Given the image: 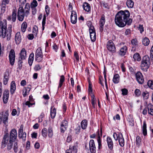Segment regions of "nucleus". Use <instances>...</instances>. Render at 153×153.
Returning <instances> with one entry per match:
<instances>
[{"instance_id": "obj_57", "label": "nucleus", "mask_w": 153, "mask_h": 153, "mask_svg": "<svg viewBox=\"0 0 153 153\" xmlns=\"http://www.w3.org/2000/svg\"><path fill=\"white\" fill-rule=\"evenodd\" d=\"M74 56L75 57L76 60L77 61H79V55L77 53V52L76 51H75L74 52Z\"/></svg>"}, {"instance_id": "obj_30", "label": "nucleus", "mask_w": 153, "mask_h": 153, "mask_svg": "<svg viewBox=\"0 0 153 153\" xmlns=\"http://www.w3.org/2000/svg\"><path fill=\"white\" fill-rule=\"evenodd\" d=\"M87 120H84L82 121L81 125L82 129H85L86 128L87 126Z\"/></svg>"}, {"instance_id": "obj_47", "label": "nucleus", "mask_w": 153, "mask_h": 153, "mask_svg": "<svg viewBox=\"0 0 153 153\" xmlns=\"http://www.w3.org/2000/svg\"><path fill=\"white\" fill-rule=\"evenodd\" d=\"M13 142V141L10 142V140H9V143H8L7 145V149L8 150H10L12 148Z\"/></svg>"}, {"instance_id": "obj_24", "label": "nucleus", "mask_w": 153, "mask_h": 153, "mask_svg": "<svg viewBox=\"0 0 153 153\" xmlns=\"http://www.w3.org/2000/svg\"><path fill=\"white\" fill-rule=\"evenodd\" d=\"M12 27V26L11 25L8 28L7 31V40H9L11 38Z\"/></svg>"}, {"instance_id": "obj_6", "label": "nucleus", "mask_w": 153, "mask_h": 153, "mask_svg": "<svg viewBox=\"0 0 153 153\" xmlns=\"http://www.w3.org/2000/svg\"><path fill=\"white\" fill-rule=\"evenodd\" d=\"M43 59V54L41 48H39L36 50L35 53V60L38 62L42 61Z\"/></svg>"}, {"instance_id": "obj_48", "label": "nucleus", "mask_w": 153, "mask_h": 153, "mask_svg": "<svg viewBox=\"0 0 153 153\" xmlns=\"http://www.w3.org/2000/svg\"><path fill=\"white\" fill-rule=\"evenodd\" d=\"M37 3L36 0H33V2L31 4V7H34L37 6Z\"/></svg>"}, {"instance_id": "obj_46", "label": "nucleus", "mask_w": 153, "mask_h": 153, "mask_svg": "<svg viewBox=\"0 0 153 153\" xmlns=\"http://www.w3.org/2000/svg\"><path fill=\"white\" fill-rule=\"evenodd\" d=\"M48 136L50 137H51L53 135V132L52 128L51 127L49 128L48 129Z\"/></svg>"}, {"instance_id": "obj_61", "label": "nucleus", "mask_w": 153, "mask_h": 153, "mask_svg": "<svg viewBox=\"0 0 153 153\" xmlns=\"http://www.w3.org/2000/svg\"><path fill=\"white\" fill-rule=\"evenodd\" d=\"M138 29L139 30L140 33H142L143 32V25H140L138 27Z\"/></svg>"}, {"instance_id": "obj_53", "label": "nucleus", "mask_w": 153, "mask_h": 153, "mask_svg": "<svg viewBox=\"0 0 153 153\" xmlns=\"http://www.w3.org/2000/svg\"><path fill=\"white\" fill-rule=\"evenodd\" d=\"M41 69V67L39 64H37L35 65L34 69L36 71H39Z\"/></svg>"}, {"instance_id": "obj_4", "label": "nucleus", "mask_w": 153, "mask_h": 153, "mask_svg": "<svg viewBox=\"0 0 153 153\" xmlns=\"http://www.w3.org/2000/svg\"><path fill=\"white\" fill-rule=\"evenodd\" d=\"M7 23L5 22H3L0 20V36L3 38L6 37L7 33Z\"/></svg>"}, {"instance_id": "obj_18", "label": "nucleus", "mask_w": 153, "mask_h": 153, "mask_svg": "<svg viewBox=\"0 0 153 153\" xmlns=\"http://www.w3.org/2000/svg\"><path fill=\"white\" fill-rule=\"evenodd\" d=\"M15 40L16 44H19L21 42L22 40V36L20 32H18L16 33Z\"/></svg>"}, {"instance_id": "obj_64", "label": "nucleus", "mask_w": 153, "mask_h": 153, "mask_svg": "<svg viewBox=\"0 0 153 153\" xmlns=\"http://www.w3.org/2000/svg\"><path fill=\"white\" fill-rule=\"evenodd\" d=\"M71 149L72 150V151H73L74 152L76 153L77 152L76 148L75 146H73L72 147H71Z\"/></svg>"}, {"instance_id": "obj_27", "label": "nucleus", "mask_w": 153, "mask_h": 153, "mask_svg": "<svg viewBox=\"0 0 153 153\" xmlns=\"http://www.w3.org/2000/svg\"><path fill=\"white\" fill-rule=\"evenodd\" d=\"M107 142L108 147L111 150L113 148V143L111 139L109 137L107 138Z\"/></svg>"}, {"instance_id": "obj_39", "label": "nucleus", "mask_w": 153, "mask_h": 153, "mask_svg": "<svg viewBox=\"0 0 153 153\" xmlns=\"http://www.w3.org/2000/svg\"><path fill=\"white\" fill-rule=\"evenodd\" d=\"M149 40L146 37L143 39L142 41L143 44L145 46L148 45L149 43Z\"/></svg>"}, {"instance_id": "obj_19", "label": "nucleus", "mask_w": 153, "mask_h": 153, "mask_svg": "<svg viewBox=\"0 0 153 153\" xmlns=\"http://www.w3.org/2000/svg\"><path fill=\"white\" fill-rule=\"evenodd\" d=\"M71 22L73 24H75L77 21L76 14L75 11H72L71 15Z\"/></svg>"}, {"instance_id": "obj_52", "label": "nucleus", "mask_w": 153, "mask_h": 153, "mask_svg": "<svg viewBox=\"0 0 153 153\" xmlns=\"http://www.w3.org/2000/svg\"><path fill=\"white\" fill-rule=\"evenodd\" d=\"M50 9L48 5H46L45 7V11L46 13L47 16L49 13Z\"/></svg>"}, {"instance_id": "obj_32", "label": "nucleus", "mask_w": 153, "mask_h": 153, "mask_svg": "<svg viewBox=\"0 0 153 153\" xmlns=\"http://www.w3.org/2000/svg\"><path fill=\"white\" fill-rule=\"evenodd\" d=\"M83 7L84 10L86 11H90L91 7L90 4L87 3L85 2L83 4Z\"/></svg>"}, {"instance_id": "obj_40", "label": "nucleus", "mask_w": 153, "mask_h": 153, "mask_svg": "<svg viewBox=\"0 0 153 153\" xmlns=\"http://www.w3.org/2000/svg\"><path fill=\"white\" fill-rule=\"evenodd\" d=\"M133 58L135 60L140 61L141 60V57L140 56V55L138 53H136L134 54Z\"/></svg>"}, {"instance_id": "obj_22", "label": "nucleus", "mask_w": 153, "mask_h": 153, "mask_svg": "<svg viewBox=\"0 0 153 153\" xmlns=\"http://www.w3.org/2000/svg\"><path fill=\"white\" fill-rule=\"evenodd\" d=\"M16 18V12L13 11V12L12 16H9L7 18L8 21H10L12 19V21L13 22H15Z\"/></svg>"}, {"instance_id": "obj_34", "label": "nucleus", "mask_w": 153, "mask_h": 153, "mask_svg": "<svg viewBox=\"0 0 153 153\" xmlns=\"http://www.w3.org/2000/svg\"><path fill=\"white\" fill-rule=\"evenodd\" d=\"M56 110L55 108L52 107L51 108V115L52 118H54L56 115Z\"/></svg>"}, {"instance_id": "obj_1", "label": "nucleus", "mask_w": 153, "mask_h": 153, "mask_svg": "<svg viewBox=\"0 0 153 153\" xmlns=\"http://www.w3.org/2000/svg\"><path fill=\"white\" fill-rule=\"evenodd\" d=\"M130 13L128 10H120L115 16V22L116 25L123 27L126 25H129L132 22V19L129 18Z\"/></svg>"}, {"instance_id": "obj_20", "label": "nucleus", "mask_w": 153, "mask_h": 153, "mask_svg": "<svg viewBox=\"0 0 153 153\" xmlns=\"http://www.w3.org/2000/svg\"><path fill=\"white\" fill-rule=\"evenodd\" d=\"M20 56L19 59L20 60H23L26 59L27 56L26 51L25 49L23 48L20 53Z\"/></svg>"}, {"instance_id": "obj_13", "label": "nucleus", "mask_w": 153, "mask_h": 153, "mask_svg": "<svg viewBox=\"0 0 153 153\" xmlns=\"http://www.w3.org/2000/svg\"><path fill=\"white\" fill-rule=\"evenodd\" d=\"M89 146L91 152L92 153H95L96 152V149L94 140H90Z\"/></svg>"}, {"instance_id": "obj_15", "label": "nucleus", "mask_w": 153, "mask_h": 153, "mask_svg": "<svg viewBox=\"0 0 153 153\" xmlns=\"http://www.w3.org/2000/svg\"><path fill=\"white\" fill-rule=\"evenodd\" d=\"M9 97V91L7 90H5L3 94V101L4 103H6L8 101Z\"/></svg>"}, {"instance_id": "obj_63", "label": "nucleus", "mask_w": 153, "mask_h": 153, "mask_svg": "<svg viewBox=\"0 0 153 153\" xmlns=\"http://www.w3.org/2000/svg\"><path fill=\"white\" fill-rule=\"evenodd\" d=\"M27 37L29 39L32 40L33 38V35L32 34H29L28 35Z\"/></svg>"}, {"instance_id": "obj_14", "label": "nucleus", "mask_w": 153, "mask_h": 153, "mask_svg": "<svg viewBox=\"0 0 153 153\" xmlns=\"http://www.w3.org/2000/svg\"><path fill=\"white\" fill-rule=\"evenodd\" d=\"M26 136V134L25 132H23V128L22 127L21 125L19 131V137L23 140H25Z\"/></svg>"}, {"instance_id": "obj_26", "label": "nucleus", "mask_w": 153, "mask_h": 153, "mask_svg": "<svg viewBox=\"0 0 153 153\" xmlns=\"http://www.w3.org/2000/svg\"><path fill=\"white\" fill-rule=\"evenodd\" d=\"M119 142L120 145L123 146L124 145V140L122 134H118Z\"/></svg>"}, {"instance_id": "obj_59", "label": "nucleus", "mask_w": 153, "mask_h": 153, "mask_svg": "<svg viewBox=\"0 0 153 153\" xmlns=\"http://www.w3.org/2000/svg\"><path fill=\"white\" fill-rule=\"evenodd\" d=\"M30 102H30V101H27L26 102L25 104L27 105H28V107H29L30 106H32V105H33L34 104V103H31Z\"/></svg>"}, {"instance_id": "obj_42", "label": "nucleus", "mask_w": 153, "mask_h": 153, "mask_svg": "<svg viewBox=\"0 0 153 153\" xmlns=\"http://www.w3.org/2000/svg\"><path fill=\"white\" fill-rule=\"evenodd\" d=\"M27 27V23L26 22H24L22 25L21 30L23 32H24Z\"/></svg>"}, {"instance_id": "obj_33", "label": "nucleus", "mask_w": 153, "mask_h": 153, "mask_svg": "<svg viewBox=\"0 0 153 153\" xmlns=\"http://www.w3.org/2000/svg\"><path fill=\"white\" fill-rule=\"evenodd\" d=\"M147 109L148 113L152 115H153V106L149 104L148 105Z\"/></svg>"}, {"instance_id": "obj_5", "label": "nucleus", "mask_w": 153, "mask_h": 153, "mask_svg": "<svg viewBox=\"0 0 153 153\" xmlns=\"http://www.w3.org/2000/svg\"><path fill=\"white\" fill-rule=\"evenodd\" d=\"M88 91L90 95H91V103L92 106L94 108H95V105H96V100L95 98V97L92 93V85L91 82L89 81V86H88Z\"/></svg>"}, {"instance_id": "obj_36", "label": "nucleus", "mask_w": 153, "mask_h": 153, "mask_svg": "<svg viewBox=\"0 0 153 153\" xmlns=\"http://www.w3.org/2000/svg\"><path fill=\"white\" fill-rule=\"evenodd\" d=\"M119 76L118 74L115 75L114 76L113 81L114 83H117L119 82Z\"/></svg>"}, {"instance_id": "obj_49", "label": "nucleus", "mask_w": 153, "mask_h": 153, "mask_svg": "<svg viewBox=\"0 0 153 153\" xmlns=\"http://www.w3.org/2000/svg\"><path fill=\"white\" fill-rule=\"evenodd\" d=\"M131 43L134 46L137 45L138 44L137 40L135 39H132L131 41Z\"/></svg>"}, {"instance_id": "obj_7", "label": "nucleus", "mask_w": 153, "mask_h": 153, "mask_svg": "<svg viewBox=\"0 0 153 153\" xmlns=\"http://www.w3.org/2000/svg\"><path fill=\"white\" fill-rule=\"evenodd\" d=\"M9 115V111L7 110L4 114L0 116V121H2L3 123L7 126L8 123V116Z\"/></svg>"}, {"instance_id": "obj_10", "label": "nucleus", "mask_w": 153, "mask_h": 153, "mask_svg": "<svg viewBox=\"0 0 153 153\" xmlns=\"http://www.w3.org/2000/svg\"><path fill=\"white\" fill-rule=\"evenodd\" d=\"M107 48L110 51L114 53L115 52V46L113 42L111 40H110L107 43Z\"/></svg>"}, {"instance_id": "obj_11", "label": "nucleus", "mask_w": 153, "mask_h": 153, "mask_svg": "<svg viewBox=\"0 0 153 153\" xmlns=\"http://www.w3.org/2000/svg\"><path fill=\"white\" fill-rule=\"evenodd\" d=\"M17 137V132L15 129H12L10 133V142L14 141Z\"/></svg>"}, {"instance_id": "obj_38", "label": "nucleus", "mask_w": 153, "mask_h": 153, "mask_svg": "<svg viewBox=\"0 0 153 153\" xmlns=\"http://www.w3.org/2000/svg\"><path fill=\"white\" fill-rule=\"evenodd\" d=\"M141 138L139 136H137L136 138V146L139 147V146L141 143Z\"/></svg>"}, {"instance_id": "obj_16", "label": "nucleus", "mask_w": 153, "mask_h": 153, "mask_svg": "<svg viewBox=\"0 0 153 153\" xmlns=\"http://www.w3.org/2000/svg\"><path fill=\"white\" fill-rule=\"evenodd\" d=\"M8 139L9 137L8 134H5L2 141L1 148H4L6 146L7 143L8 142Z\"/></svg>"}, {"instance_id": "obj_54", "label": "nucleus", "mask_w": 153, "mask_h": 153, "mask_svg": "<svg viewBox=\"0 0 153 153\" xmlns=\"http://www.w3.org/2000/svg\"><path fill=\"white\" fill-rule=\"evenodd\" d=\"M4 48L3 47L2 48L1 47V44L0 43V56H3L4 53Z\"/></svg>"}, {"instance_id": "obj_3", "label": "nucleus", "mask_w": 153, "mask_h": 153, "mask_svg": "<svg viewBox=\"0 0 153 153\" xmlns=\"http://www.w3.org/2000/svg\"><path fill=\"white\" fill-rule=\"evenodd\" d=\"M149 58L148 56H145L143 57L140 67L142 70L144 71H147L149 67Z\"/></svg>"}, {"instance_id": "obj_41", "label": "nucleus", "mask_w": 153, "mask_h": 153, "mask_svg": "<svg viewBox=\"0 0 153 153\" xmlns=\"http://www.w3.org/2000/svg\"><path fill=\"white\" fill-rule=\"evenodd\" d=\"M65 81V77L63 75L60 76V78L59 80V85L58 88H60L62 85L63 83Z\"/></svg>"}, {"instance_id": "obj_45", "label": "nucleus", "mask_w": 153, "mask_h": 153, "mask_svg": "<svg viewBox=\"0 0 153 153\" xmlns=\"http://www.w3.org/2000/svg\"><path fill=\"white\" fill-rule=\"evenodd\" d=\"M147 85L149 88L153 90V81H148L147 82Z\"/></svg>"}, {"instance_id": "obj_55", "label": "nucleus", "mask_w": 153, "mask_h": 153, "mask_svg": "<svg viewBox=\"0 0 153 153\" xmlns=\"http://www.w3.org/2000/svg\"><path fill=\"white\" fill-rule=\"evenodd\" d=\"M18 146L17 142H15L14 145V151L16 152L17 151Z\"/></svg>"}, {"instance_id": "obj_29", "label": "nucleus", "mask_w": 153, "mask_h": 153, "mask_svg": "<svg viewBox=\"0 0 153 153\" xmlns=\"http://www.w3.org/2000/svg\"><path fill=\"white\" fill-rule=\"evenodd\" d=\"M34 54L33 53H31L29 56L28 59V62L30 65L31 66L32 65L33 63L34 59Z\"/></svg>"}, {"instance_id": "obj_2", "label": "nucleus", "mask_w": 153, "mask_h": 153, "mask_svg": "<svg viewBox=\"0 0 153 153\" xmlns=\"http://www.w3.org/2000/svg\"><path fill=\"white\" fill-rule=\"evenodd\" d=\"M30 6L29 3H27L24 9L22 7H20L18 11V19L20 21H22L25 16L27 17L29 14Z\"/></svg>"}, {"instance_id": "obj_60", "label": "nucleus", "mask_w": 153, "mask_h": 153, "mask_svg": "<svg viewBox=\"0 0 153 153\" xmlns=\"http://www.w3.org/2000/svg\"><path fill=\"white\" fill-rule=\"evenodd\" d=\"M113 137L115 140H117L119 139L118 135L116 133H114L113 134Z\"/></svg>"}, {"instance_id": "obj_58", "label": "nucleus", "mask_w": 153, "mask_h": 153, "mask_svg": "<svg viewBox=\"0 0 153 153\" xmlns=\"http://www.w3.org/2000/svg\"><path fill=\"white\" fill-rule=\"evenodd\" d=\"M150 58L153 60V45L152 46L150 50Z\"/></svg>"}, {"instance_id": "obj_25", "label": "nucleus", "mask_w": 153, "mask_h": 153, "mask_svg": "<svg viewBox=\"0 0 153 153\" xmlns=\"http://www.w3.org/2000/svg\"><path fill=\"white\" fill-rule=\"evenodd\" d=\"M9 76L8 72H6L5 73L3 81V84L4 85H6L9 79Z\"/></svg>"}, {"instance_id": "obj_31", "label": "nucleus", "mask_w": 153, "mask_h": 153, "mask_svg": "<svg viewBox=\"0 0 153 153\" xmlns=\"http://www.w3.org/2000/svg\"><path fill=\"white\" fill-rule=\"evenodd\" d=\"M127 48L126 46H124L121 48L120 50L119 53L120 55L123 56L125 55L126 52Z\"/></svg>"}, {"instance_id": "obj_44", "label": "nucleus", "mask_w": 153, "mask_h": 153, "mask_svg": "<svg viewBox=\"0 0 153 153\" xmlns=\"http://www.w3.org/2000/svg\"><path fill=\"white\" fill-rule=\"evenodd\" d=\"M142 95L143 98L145 100H146L148 98L149 93L147 91L143 92L142 93Z\"/></svg>"}, {"instance_id": "obj_12", "label": "nucleus", "mask_w": 153, "mask_h": 153, "mask_svg": "<svg viewBox=\"0 0 153 153\" xmlns=\"http://www.w3.org/2000/svg\"><path fill=\"white\" fill-rule=\"evenodd\" d=\"M136 77L137 81L139 84H142L143 83L144 80L143 76L140 72H138L136 74Z\"/></svg>"}, {"instance_id": "obj_28", "label": "nucleus", "mask_w": 153, "mask_h": 153, "mask_svg": "<svg viewBox=\"0 0 153 153\" xmlns=\"http://www.w3.org/2000/svg\"><path fill=\"white\" fill-rule=\"evenodd\" d=\"M97 134L98 136L97 141L98 143V148L99 149H100V146H101V143L100 139V137H102V130H101V134L100 135L99 131L98 130L97 132Z\"/></svg>"}, {"instance_id": "obj_21", "label": "nucleus", "mask_w": 153, "mask_h": 153, "mask_svg": "<svg viewBox=\"0 0 153 153\" xmlns=\"http://www.w3.org/2000/svg\"><path fill=\"white\" fill-rule=\"evenodd\" d=\"M68 126V122L65 120L62 122L61 125V131L62 133H64Z\"/></svg>"}, {"instance_id": "obj_23", "label": "nucleus", "mask_w": 153, "mask_h": 153, "mask_svg": "<svg viewBox=\"0 0 153 153\" xmlns=\"http://www.w3.org/2000/svg\"><path fill=\"white\" fill-rule=\"evenodd\" d=\"M16 89V83L14 81H12L10 84V92L13 94Z\"/></svg>"}, {"instance_id": "obj_51", "label": "nucleus", "mask_w": 153, "mask_h": 153, "mask_svg": "<svg viewBox=\"0 0 153 153\" xmlns=\"http://www.w3.org/2000/svg\"><path fill=\"white\" fill-rule=\"evenodd\" d=\"M135 95L137 97L139 96L141 94V91L140 90L138 89H136L134 92Z\"/></svg>"}, {"instance_id": "obj_62", "label": "nucleus", "mask_w": 153, "mask_h": 153, "mask_svg": "<svg viewBox=\"0 0 153 153\" xmlns=\"http://www.w3.org/2000/svg\"><path fill=\"white\" fill-rule=\"evenodd\" d=\"M22 60H20L19 59L18 65L19 67H21L22 66Z\"/></svg>"}, {"instance_id": "obj_37", "label": "nucleus", "mask_w": 153, "mask_h": 153, "mask_svg": "<svg viewBox=\"0 0 153 153\" xmlns=\"http://www.w3.org/2000/svg\"><path fill=\"white\" fill-rule=\"evenodd\" d=\"M126 5L128 7L132 8L134 5V2L131 0H128L126 2Z\"/></svg>"}, {"instance_id": "obj_50", "label": "nucleus", "mask_w": 153, "mask_h": 153, "mask_svg": "<svg viewBox=\"0 0 153 153\" xmlns=\"http://www.w3.org/2000/svg\"><path fill=\"white\" fill-rule=\"evenodd\" d=\"M122 94L123 95H127L128 94V90L126 88H123L121 89Z\"/></svg>"}, {"instance_id": "obj_35", "label": "nucleus", "mask_w": 153, "mask_h": 153, "mask_svg": "<svg viewBox=\"0 0 153 153\" xmlns=\"http://www.w3.org/2000/svg\"><path fill=\"white\" fill-rule=\"evenodd\" d=\"M143 133L144 135L145 136L147 134L146 124L145 121L143 122Z\"/></svg>"}, {"instance_id": "obj_17", "label": "nucleus", "mask_w": 153, "mask_h": 153, "mask_svg": "<svg viewBox=\"0 0 153 153\" xmlns=\"http://www.w3.org/2000/svg\"><path fill=\"white\" fill-rule=\"evenodd\" d=\"M105 22V16L104 15H102L100 21V30L101 31L103 30V25H104Z\"/></svg>"}, {"instance_id": "obj_9", "label": "nucleus", "mask_w": 153, "mask_h": 153, "mask_svg": "<svg viewBox=\"0 0 153 153\" xmlns=\"http://www.w3.org/2000/svg\"><path fill=\"white\" fill-rule=\"evenodd\" d=\"M9 57L11 65H13L15 59V53L14 50L11 49L10 51Z\"/></svg>"}, {"instance_id": "obj_8", "label": "nucleus", "mask_w": 153, "mask_h": 153, "mask_svg": "<svg viewBox=\"0 0 153 153\" xmlns=\"http://www.w3.org/2000/svg\"><path fill=\"white\" fill-rule=\"evenodd\" d=\"M89 31L91 39L92 42H94L96 39L95 30L93 26L90 25L89 27Z\"/></svg>"}, {"instance_id": "obj_43", "label": "nucleus", "mask_w": 153, "mask_h": 153, "mask_svg": "<svg viewBox=\"0 0 153 153\" xmlns=\"http://www.w3.org/2000/svg\"><path fill=\"white\" fill-rule=\"evenodd\" d=\"M47 130L46 128H44L42 129V135L44 137H46L47 136Z\"/></svg>"}, {"instance_id": "obj_56", "label": "nucleus", "mask_w": 153, "mask_h": 153, "mask_svg": "<svg viewBox=\"0 0 153 153\" xmlns=\"http://www.w3.org/2000/svg\"><path fill=\"white\" fill-rule=\"evenodd\" d=\"M9 2V0H3L2 1V5H6V4H8Z\"/></svg>"}]
</instances>
